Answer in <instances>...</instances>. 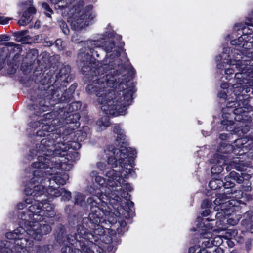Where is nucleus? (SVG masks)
<instances>
[{
  "mask_svg": "<svg viewBox=\"0 0 253 253\" xmlns=\"http://www.w3.org/2000/svg\"><path fill=\"white\" fill-rule=\"evenodd\" d=\"M69 5H60L58 4L56 6L55 8L57 9H60L62 10H65V12H67L68 13V10H67V9L69 8Z\"/></svg>",
  "mask_w": 253,
  "mask_h": 253,
  "instance_id": "nucleus-42",
  "label": "nucleus"
},
{
  "mask_svg": "<svg viewBox=\"0 0 253 253\" xmlns=\"http://www.w3.org/2000/svg\"><path fill=\"white\" fill-rule=\"evenodd\" d=\"M36 12L34 7H30L27 10L23 12L22 17L18 21V24L19 26H26L32 20V15Z\"/></svg>",
  "mask_w": 253,
  "mask_h": 253,
  "instance_id": "nucleus-19",
  "label": "nucleus"
},
{
  "mask_svg": "<svg viewBox=\"0 0 253 253\" xmlns=\"http://www.w3.org/2000/svg\"><path fill=\"white\" fill-rule=\"evenodd\" d=\"M227 243H228V246H230V247H232L233 246L234 243L232 241H227Z\"/></svg>",
  "mask_w": 253,
  "mask_h": 253,
  "instance_id": "nucleus-58",
  "label": "nucleus"
},
{
  "mask_svg": "<svg viewBox=\"0 0 253 253\" xmlns=\"http://www.w3.org/2000/svg\"><path fill=\"white\" fill-rule=\"evenodd\" d=\"M10 37L9 35L6 34L0 35V42L8 41L10 40Z\"/></svg>",
  "mask_w": 253,
  "mask_h": 253,
  "instance_id": "nucleus-41",
  "label": "nucleus"
},
{
  "mask_svg": "<svg viewBox=\"0 0 253 253\" xmlns=\"http://www.w3.org/2000/svg\"><path fill=\"white\" fill-rule=\"evenodd\" d=\"M97 167L101 170H103L105 169V165L102 162H98L96 164Z\"/></svg>",
  "mask_w": 253,
  "mask_h": 253,
  "instance_id": "nucleus-45",
  "label": "nucleus"
},
{
  "mask_svg": "<svg viewBox=\"0 0 253 253\" xmlns=\"http://www.w3.org/2000/svg\"><path fill=\"white\" fill-rule=\"evenodd\" d=\"M211 201L208 200V199H205L203 201L201 207L202 209H210L211 206Z\"/></svg>",
  "mask_w": 253,
  "mask_h": 253,
  "instance_id": "nucleus-36",
  "label": "nucleus"
},
{
  "mask_svg": "<svg viewBox=\"0 0 253 253\" xmlns=\"http://www.w3.org/2000/svg\"><path fill=\"white\" fill-rule=\"evenodd\" d=\"M60 26L61 28L62 29L63 32L65 35H68L69 33V30L68 28L67 25L66 23L61 22Z\"/></svg>",
  "mask_w": 253,
  "mask_h": 253,
  "instance_id": "nucleus-37",
  "label": "nucleus"
},
{
  "mask_svg": "<svg viewBox=\"0 0 253 253\" xmlns=\"http://www.w3.org/2000/svg\"><path fill=\"white\" fill-rule=\"evenodd\" d=\"M221 124L223 126H226V130L228 131H230L232 133H237L241 134L239 133V131L241 130L242 133H245L248 130L246 129L245 130H243L242 128L240 127L235 128L234 123L232 121L228 120L226 119H224L221 122Z\"/></svg>",
  "mask_w": 253,
  "mask_h": 253,
  "instance_id": "nucleus-20",
  "label": "nucleus"
},
{
  "mask_svg": "<svg viewBox=\"0 0 253 253\" xmlns=\"http://www.w3.org/2000/svg\"><path fill=\"white\" fill-rule=\"evenodd\" d=\"M50 183L47 185L48 188L46 189V194L50 195L51 196L55 197L61 196V195H62V191H64V188H55L52 186H50Z\"/></svg>",
  "mask_w": 253,
  "mask_h": 253,
  "instance_id": "nucleus-22",
  "label": "nucleus"
},
{
  "mask_svg": "<svg viewBox=\"0 0 253 253\" xmlns=\"http://www.w3.org/2000/svg\"><path fill=\"white\" fill-rule=\"evenodd\" d=\"M41 120H40L38 122L30 123V126L32 127H36L38 125L43 124L42 128L38 130L36 132L37 135L38 136H46L48 137V135L51 133H58L57 130L53 131V126H51L47 123L44 124L43 122H41Z\"/></svg>",
  "mask_w": 253,
  "mask_h": 253,
  "instance_id": "nucleus-16",
  "label": "nucleus"
},
{
  "mask_svg": "<svg viewBox=\"0 0 253 253\" xmlns=\"http://www.w3.org/2000/svg\"><path fill=\"white\" fill-rule=\"evenodd\" d=\"M101 39L87 42L91 54H86V62L81 69L83 74L91 76L86 90L95 94L101 110L106 115H123L131 103L135 91L134 85L132 83L121 82L119 87L122 90L112 89L117 84L115 76L113 75L116 65L123 68L119 58L123 48L115 46L113 42L102 41L105 40L104 36Z\"/></svg>",
  "mask_w": 253,
  "mask_h": 253,
  "instance_id": "nucleus-1",
  "label": "nucleus"
},
{
  "mask_svg": "<svg viewBox=\"0 0 253 253\" xmlns=\"http://www.w3.org/2000/svg\"><path fill=\"white\" fill-rule=\"evenodd\" d=\"M223 170V168L222 166L214 165L211 169V172L213 174H219L222 172Z\"/></svg>",
  "mask_w": 253,
  "mask_h": 253,
  "instance_id": "nucleus-31",
  "label": "nucleus"
},
{
  "mask_svg": "<svg viewBox=\"0 0 253 253\" xmlns=\"http://www.w3.org/2000/svg\"><path fill=\"white\" fill-rule=\"evenodd\" d=\"M52 3L56 5L61 1V0H49Z\"/></svg>",
  "mask_w": 253,
  "mask_h": 253,
  "instance_id": "nucleus-55",
  "label": "nucleus"
},
{
  "mask_svg": "<svg viewBox=\"0 0 253 253\" xmlns=\"http://www.w3.org/2000/svg\"><path fill=\"white\" fill-rule=\"evenodd\" d=\"M85 196L81 193H75L74 196L75 205L83 206L85 203Z\"/></svg>",
  "mask_w": 253,
  "mask_h": 253,
  "instance_id": "nucleus-24",
  "label": "nucleus"
},
{
  "mask_svg": "<svg viewBox=\"0 0 253 253\" xmlns=\"http://www.w3.org/2000/svg\"><path fill=\"white\" fill-rule=\"evenodd\" d=\"M238 219H233L232 218H230L227 219V221L228 223L232 226H234L238 223Z\"/></svg>",
  "mask_w": 253,
  "mask_h": 253,
  "instance_id": "nucleus-43",
  "label": "nucleus"
},
{
  "mask_svg": "<svg viewBox=\"0 0 253 253\" xmlns=\"http://www.w3.org/2000/svg\"><path fill=\"white\" fill-rule=\"evenodd\" d=\"M70 72V68L68 66H64L61 68L60 72L54 77L50 78L49 76L45 77L47 80V84H52L54 87L61 85L62 83L67 82L69 74Z\"/></svg>",
  "mask_w": 253,
  "mask_h": 253,
  "instance_id": "nucleus-9",
  "label": "nucleus"
},
{
  "mask_svg": "<svg viewBox=\"0 0 253 253\" xmlns=\"http://www.w3.org/2000/svg\"><path fill=\"white\" fill-rule=\"evenodd\" d=\"M33 203V201H32V199L30 198L27 197L25 199V201L24 202L18 204L17 207L18 209H22L26 206V204H30Z\"/></svg>",
  "mask_w": 253,
  "mask_h": 253,
  "instance_id": "nucleus-32",
  "label": "nucleus"
},
{
  "mask_svg": "<svg viewBox=\"0 0 253 253\" xmlns=\"http://www.w3.org/2000/svg\"><path fill=\"white\" fill-rule=\"evenodd\" d=\"M72 116L73 118L75 119V122H76L77 120H79L80 119V116L78 113H74L72 115Z\"/></svg>",
  "mask_w": 253,
  "mask_h": 253,
  "instance_id": "nucleus-52",
  "label": "nucleus"
},
{
  "mask_svg": "<svg viewBox=\"0 0 253 253\" xmlns=\"http://www.w3.org/2000/svg\"><path fill=\"white\" fill-rule=\"evenodd\" d=\"M219 138L221 140H225L227 139V135L225 133H222L219 135Z\"/></svg>",
  "mask_w": 253,
  "mask_h": 253,
  "instance_id": "nucleus-48",
  "label": "nucleus"
},
{
  "mask_svg": "<svg viewBox=\"0 0 253 253\" xmlns=\"http://www.w3.org/2000/svg\"><path fill=\"white\" fill-rule=\"evenodd\" d=\"M28 32V30H23V31L14 32L13 34V35L14 37L16 38V40L17 42H19L21 41V38L23 36L26 35Z\"/></svg>",
  "mask_w": 253,
  "mask_h": 253,
  "instance_id": "nucleus-30",
  "label": "nucleus"
},
{
  "mask_svg": "<svg viewBox=\"0 0 253 253\" xmlns=\"http://www.w3.org/2000/svg\"><path fill=\"white\" fill-rule=\"evenodd\" d=\"M97 125L100 127H103L101 129L106 128L110 126V122L109 117L107 116H105L101 118L97 121Z\"/></svg>",
  "mask_w": 253,
  "mask_h": 253,
  "instance_id": "nucleus-27",
  "label": "nucleus"
},
{
  "mask_svg": "<svg viewBox=\"0 0 253 253\" xmlns=\"http://www.w3.org/2000/svg\"><path fill=\"white\" fill-rule=\"evenodd\" d=\"M94 17V15L89 12L82 13L80 18L72 21L71 27L75 31L80 30L85 26H87Z\"/></svg>",
  "mask_w": 253,
  "mask_h": 253,
  "instance_id": "nucleus-12",
  "label": "nucleus"
},
{
  "mask_svg": "<svg viewBox=\"0 0 253 253\" xmlns=\"http://www.w3.org/2000/svg\"><path fill=\"white\" fill-rule=\"evenodd\" d=\"M37 168L38 169L33 171V177L31 180V182L33 184H35L36 183H40V184L35 185L32 188L27 187L25 190L27 196H29V198L32 200L33 199L35 201H39L38 199L39 197L46 195V187L51 182V178L44 176V172L46 169L43 168Z\"/></svg>",
  "mask_w": 253,
  "mask_h": 253,
  "instance_id": "nucleus-6",
  "label": "nucleus"
},
{
  "mask_svg": "<svg viewBox=\"0 0 253 253\" xmlns=\"http://www.w3.org/2000/svg\"><path fill=\"white\" fill-rule=\"evenodd\" d=\"M40 203L42 208V217L44 216L47 217H52L55 215V212L52 210V206L50 204L43 200H42Z\"/></svg>",
  "mask_w": 253,
  "mask_h": 253,
  "instance_id": "nucleus-21",
  "label": "nucleus"
},
{
  "mask_svg": "<svg viewBox=\"0 0 253 253\" xmlns=\"http://www.w3.org/2000/svg\"><path fill=\"white\" fill-rule=\"evenodd\" d=\"M221 58H222V57H221V56H220V55H219V56H217V57H216V59H217V60H221Z\"/></svg>",
  "mask_w": 253,
  "mask_h": 253,
  "instance_id": "nucleus-61",
  "label": "nucleus"
},
{
  "mask_svg": "<svg viewBox=\"0 0 253 253\" xmlns=\"http://www.w3.org/2000/svg\"><path fill=\"white\" fill-rule=\"evenodd\" d=\"M230 166L238 171H243L246 170L245 163L239 159H236L232 162L230 164Z\"/></svg>",
  "mask_w": 253,
  "mask_h": 253,
  "instance_id": "nucleus-23",
  "label": "nucleus"
},
{
  "mask_svg": "<svg viewBox=\"0 0 253 253\" xmlns=\"http://www.w3.org/2000/svg\"><path fill=\"white\" fill-rule=\"evenodd\" d=\"M231 44H234V42H235V41H231Z\"/></svg>",
  "mask_w": 253,
  "mask_h": 253,
  "instance_id": "nucleus-64",
  "label": "nucleus"
},
{
  "mask_svg": "<svg viewBox=\"0 0 253 253\" xmlns=\"http://www.w3.org/2000/svg\"><path fill=\"white\" fill-rule=\"evenodd\" d=\"M107 150L112 153L113 156L108 157L107 163L111 165L112 168H116L118 167V171L117 170L111 169L107 171L106 176L108 177L107 185L112 188V190L106 191L107 195L99 191L94 192L90 190V193L95 195L100 202H102L101 208L100 203L97 200L93 197L90 198H93L97 203L98 207L101 211H104L105 209L109 211L108 214H102L100 219L103 218V216H107L110 214V211L108 206L107 205V201L111 203V200H114L117 203L121 201L122 198L126 200L130 198V195L124 191L126 190L130 192L132 188L130 185L126 182L125 180L121 176L123 174L126 176L127 174H131L132 171V168L133 165L134 158L133 155L136 154V151L131 148H126L124 146H121L119 149L115 148L114 146H109Z\"/></svg>",
  "mask_w": 253,
  "mask_h": 253,
  "instance_id": "nucleus-3",
  "label": "nucleus"
},
{
  "mask_svg": "<svg viewBox=\"0 0 253 253\" xmlns=\"http://www.w3.org/2000/svg\"><path fill=\"white\" fill-rule=\"evenodd\" d=\"M94 17V15L89 12L82 13L80 18L72 21L71 27L75 31L80 30L85 26H87Z\"/></svg>",
  "mask_w": 253,
  "mask_h": 253,
  "instance_id": "nucleus-11",
  "label": "nucleus"
},
{
  "mask_svg": "<svg viewBox=\"0 0 253 253\" xmlns=\"http://www.w3.org/2000/svg\"><path fill=\"white\" fill-rule=\"evenodd\" d=\"M86 203L90 206V212L88 217L83 219L82 225H77L69 235L66 234L63 228L56 233V238L59 243L67 242L74 248V251L72 247L65 246L62 248L61 253H95L93 250H101L94 242L105 233L104 222L100 221V217L102 214H108L109 211H101L93 198H88Z\"/></svg>",
  "mask_w": 253,
  "mask_h": 253,
  "instance_id": "nucleus-2",
  "label": "nucleus"
},
{
  "mask_svg": "<svg viewBox=\"0 0 253 253\" xmlns=\"http://www.w3.org/2000/svg\"><path fill=\"white\" fill-rule=\"evenodd\" d=\"M253 147V141L248 140L246 138L236 139L233 146L223 143L218 148L219 151L223 153H229L231 151L235 155H242L246 153Z\"/></svg>",
  "mask_w": 253,
  "mask_h": 253,
  "instance_id": "nucleus-8",
  "label": "nucleus"
},
{
  "mask_svg": "<svg viewBox=\"0 0 253 253\" xmlns=\"http://www.w3.org/2000/svg\"><path fill=\"white\" fill-rule=\"evenodd\" d=\"M189 253H207V251L204 249H199V248L197 246H193L189 248Z\"/></svg>",
  "mask_w": 253,
  "mask_h": 253,
  "instance_id": "nucleus-33",
  "label": "nucleus"
},
{
  "mask_svg": "<svg viewBox=\"0 0 253 253\" xmlns=\"http://www.w3.org/2000/svg\"><path fill=\"white\" fill-rule=\"evenodd\" d=\"M42 8L44 10L45 15L47 17L51 18V14L53 13V11L49 6L47 3H43L42 4Z\"/></svg>",
  "mask_w": 253,
  "mask_h": 253,
  "instance_id": "nucleus-29",
  "label": "nucleus"
},
{
  "mask_svg": "<svg viewBox=\"0 0 253 253\" xmlns=\"http://www.w3.org/2000/svg\"><path fill=\"white\" fill-rule=\"evenodd\" d=\"M11 19L10 18L0 15V24L5 25Z\"/></svg>",
  "mask_w": 253,
  "mask_h": 253,
  "instance_id": "nucleus-38",
  "label": "nucleus"
},
{
  "mask_svg": "<svg viewBox=\"0 0 253 253\" xmlns=\"http://www.w3.org/2000/svg\"><path fill=\"white\" fill-rule=\"evenodd\" d=\"M223 185V182L219 179H213L209 183V187L212 190H216L221 188Z\"/></svg>",
  "mask_w": 253,
  "mask_h": 253,
  "instance_id": "nucleus-25",
  "label": "nucleus"
},
{
  "mask_svg": "<svg viewBox=\"0 0 253 253\" xmlns=\"http://www.w3.org/2000/svg\"><path fill=\"white\" fill-rule=\"evenodd\" d=\"M236 192H232L231 188L224 187V192L219 194L217 196V198L214 201L215 206L214 210L215 211H221L216 214V217L217 218H223L226 215L230 214V210L231 208L236 206L238 203L237 200L233 199L232 198H239L236 194Z\"/></svg>",
  "mask_w": 253,
  "mask_h": 253,
  "instance_id": "nucleus-5",
  "label": "nucleus"
},
{
  "mask_svg": "<svg viewBox=\"0 0 253 253\" xmlns=\"http://www.w3.org/2000/svg\"><path fill=\"white\" fill-rule=\"evenodd\" d=\"M242 226L245 229L250 233H253V224L248 220H242Z\"/></svg>",
  "mask_w": 253,
  "mask_h": 253,
  "instance_id": "nucleus-28",
  "label": "nucleus"
},
{
  "mask_svg": "<svg viewBox=\"0 0 253 253\" xmlns=\"http://www.w3.org/2000/svg\"><path fill=\"white\" fill-rule=\"evenodd\" d=\"M224 179L225 181L223 182V187L233 188L234 186V181H236L239 184L242 183L244 181V177L235 171H231L228 175L225 177Z\"/></svg>",
  "mask_w": 253,
  "mask_h": 253,
  "instance_id": "nucleus-17",
  "label": "nucleus"
},
{
  "mask_svg": "<svg viewBox=\"0 0 253 253\" xmlns=\"http://www.w3.org/2000/svg\"><path fill=\"white\" fill-rule=\"evenodd\" d=\"M72 155H74V156L75 157V158L74 159H71V160L75 161V160H78L79 159V154H78V152H77L76 151H74L72 153Z\"/></svg>",
  "mask_w": 253,
  "mask_h": 253,
  "instance_id": "nucleus-50",
  "label": "nucleus"
},
{
  "mask_svg": "<svg viewBox=\"0 0 253 253\" xmlns=\"http://www.w3.org/2000/svg\"><path fill=\"white\" fill-rule=\"evenodd\" d=\"M84 54L80 53L78 56L79 58H82Z\"/></svg>",
  "mask_w": 253,
  "mask_h": 253,
  "instance_id": "nucleus-60",
  "label": "nucleus"
},
{
  "mask_svg": "<svg viewBox=\"0 0 253 253\" xmlns=\"http://www.w3.org/2000/svg\"><path fill=\"white\" fill-rule=\"evenodd\" d=\"M97 172L96 171H92L91 173H90V176L92 177H96V176H97Z\"/></svg>",
  "mask_w": 253,
  "mask_h": 253,
  "instance_id": "nucleus-54",
  "label": "nucleus"
},
{
  "mask_svg": "<svg viewBox=\"0 0 253 253\" xmlns=\"http://www.w3.org/2000/svg\"><path fill=\"white\" fill-rule=\"evenodd\" d=\"M78 105H79L80 106V107H81V106L80 102H74L71 104L70 106L73 108L76 107V109H78V108H77Z\"/></svg>",
  "mask_w": 253,
  "mask_h": 253,
  "instance_id": "nucleus-51",
  "label": "nucleus"
},
{
  "mask_svg": "<svg viewBox=\"0 0 253 253\" xmlns=\"http://www.w3.org/2000/svg\"><path fill=\"white\" fill-rule=\"evenodd\" d=\"M64 137H61L58 133H51L47 138L42 139L36 149L30 151L31 155L38 156L37 161L32 163L33 168H41L46 169L45 173L50 172L53 169L61 168L65 170H69L72 168L71 164H66L57 159L56 156H65L68 150H77L81 147L80 144L77 141H68Z\"/></svg>",
  "mask_w": 253,
  "mask_h": 253,
  "instance_id": "nucleus-4",
  "label": "nucleus"
},
{
  "mask_svg": "<svg viewBox=\"0 0 253 253\" xmlns=\"http://www.w3.org/2000/svg\"><path fill=\"white\" fill-rule=\"evenodd\" d=\"M221 87L223 89H225L228 87V84L223 83L221 84Z\"/></svg>",
  "mask_w": 253,
  "mask_h": 253,
  "instance_id": "nucleus-56",
  "label": "nucleus"
},
{
  "mask_svg": "<svg viewBox=\"0 0 253 253\" xmlns=\"http://www.w3.org/2000/svg\"><path fill=\"white\" fill-rule=\"evenodd\" d=\"M55 44L58 47V49L62 50L63 49V46L62 45V41L61 39H57L55 41Z\"/></svg>",
  "mask_w": 253,
  "mask_h": 253,
  "instance_id": "nucleus-39",
  "label": "nucleus"
},
{
  "mask_svg": "<svg viewBox=\"0 0 253 253\" xmlns=\"http://www.w3.org/2000/svg\"><path fill=\"white\" fill-rule=\"evenodd\" d=\"M244 217L245 219L243 220H248L249 222H252V224H253V211H248L244 214Z\"/></svg>",
  "mask_w": 253,
  "mask_h": 253,
  "instance_id": "nucleus-35",
  "label": "nucleus"
},
{
  "mask_svg": "<svg viewBox=\"0 0 253 253\" xmlns=\"http://www.w3.org/2000/svg\"><path fill=\"white\" fill-rule=\"evenodd\" d=\"M59 169H62L61 168L58 169H53L51 170L50 171V172L52 173V174H48L44 172V176L45 177V176L53 175V176L52 177V179L57 184L62 185L65 184L66 183L67 181L69 179V175L67 173L63 171H60L57 172L55 173H53L55 170Z\"/></svg>",
  "mask_w": 253,
  "mask_h": 253,
  "instance_id": "nucleus-18",
  "label": "nucleus"
},
{
  "mask_svg": "<svg viewBox=\"0 0 253 253\" xmlns=\"http://www.w3.org/2000/svg\"><path fill=\"white\" fill-rule=\"evenodd\" d=\"M235 61V64L232 63V61H230V65H228V63L224 62L218 64L217 67L220 69L224 68L225 74L231 75L234 72L233 67L235 65L236 67L238 69V71L241 72L235 74V80H236V84H234L233 86L234 88H238V84L241 85L243 84L247 83V79L245 78V76L246 70H249V69L246 66L245 64H243L242 61H240V59H236Z\"/></svg>",
  "mask_w": 253,
  "mask_h": 253,
  "instance_id": "nucleus-7",
  "label": "nucleus"
},
{
  "mask_svg": "<svg viewBox=\"0 0 253 253\" xmlns=\"http://www.w3.org/2000/svg\"><path fill=\"white\" fill-rule=\"evenodd\" d=\"M94 17V15L89 12L82 13L80 18L72 21L71 27L75 31L80 30L85 26H87Z\"/></svg>",
  "mask_w": 253,
  "mask_h": 253,
  "instance_id": "nucleus-13",
  "label": "nucleus"
},
{
  "mask_svg": "<svg viewBox=\"0 0 253 253\" xmlns=\"http://www.w3.org/2000/svg\"><path fill=\"white\" fill-rule=\"evenodd\" d=\"M201 239L203 248H210L212 246L217 247L222 243L220 237L216 236L212 237V234L211 232H205L201 237Z\"/></svg>",
  "mask_w": 253,
  "mask_h": 253,
  "instance_id": "nucleus-15",
  "label": "nucleus"
},
{
  "mask_svg": "<svg viewBox=\"0 0 253 253\" xmlns=\"http://www.w3.org/2000/svg\"><path fill=\"white\" fill-rule=\"evenodd\" d=\"M204 210L202 211L201 214L203 216H207L211 213V211L210 209H204Z\"/></svg>",
  "mask_w": 253,
  "mask_h": 253,
  "instance_id": "nucleus-44",
  "label": "nucleus"
},
{
  "mask_svg": "<svg viewBox=\"0 0 253 253\" xmlns=\"http://www.w3.org/2000/svg\"><path fill=\"white\" fill-rule=\"evenodd\" d=\"M0 45H4L6 46H10V47L18 46L17 44H16V43H15L13 42H6L4 43H0Z\"/></svg>",
  "mask_w": 253,
  "mask_h": 253,
  "instance_id": "nucleus-46",
  "label": "nucleus"
},
{
  "mask_svg": "<svg viewBox=\"0 0 253 253\" xmlns=\"http://www.w3.org/2000/svg\"><path fill=\"white\" fill-rule=\"evenodd\" d=\"M214 253H223V250L219 247H216L213 251Z\"/></svg>",
  "mask_w": 253,
  "mask_h": 253,
  "instance_id": "nucleus-47",
  "label": "nucleus"
},
{
  "mask_svg": "<svg viewBox=\"0 0 253 253\" xmlns=\"http://www.w3.org/2000/svg\"><path fill=\"white\" fill-rule=\"evenodd\" d=\"M95 180L99 185H102L105 183V179L101 176H96Z\"/></svg>",
  "mask_w": 253,
  "mask_h": 253,
  "instance_id": "nucleus-40",
  "label": "nucleus"
},
{
  "mask_svg": "<svg viewBox=\"0 0 253 253\" xmlns=\"http://www.w3.org/2000/svg\"><path fill=\"white\" fill-rule=\"evenodd\" d=\"M113 131L115 133L117 134L118 139L121 140H125L126 136L124 134V131L121 128L119 125L116 124L113 128Z\"/></svg>",
  "mask_w": 253,
  "mask_h": 253,
  "instance_id": "nucleus-26",
  "label": "nucleus"
},
{
  "mask_svg": "<svg viewBox=\"0 0 253 253\" xmlns=\"http://www.w3.org/2000/svg\"><path fill=\"white\" fill-rule=\"evenodd\" d=\"M129 199L127 200H128V201L127 202V204L129 208L133 207L134 206V203L131 201H129Z\"/></svg>",
  "mask_w": 253,
  "mask_h": 253,
  "instance_id": "nucleus-53",
  "label": "nucleus"
},
{
  "mask_svg": "<svg viewBox=\"0 0 253 253\" xmlns=\"http://www.w3.org/2000/svg\"><path fill=\"white\" fill-rule=\"evenodd\" d=\"M237 233V232L236 230H233V231H232V234L231 236H232L233 237H234V236L235 235H236Z\"/></svg>",
  "mask_w": 253,
  "mask_h": 253,
  "instance_id": "nucleus-59",
  "label": "nucleus"
},
{
  "mask_svg": "<svg viewBox=\"0 0 253 253\" xmlns=\"http://www.w3.org/2000/svg\"><path fill=\"white\" fill-rule=\"evenodd\" d=\"M244 190L249 191L251 190V187L250 186H246L245 188H243Z\"/></svg>",
  "mask_w": 253,
  "mask_h": 253,
  "instance_id": "nucleus-57",
  "label": "nucleus"
},
{
  "mask_svg": "<svg viewBox=\"0 0 253 253\" xmlns=\"http://www.w3.org/2000/svg\"><path fill=\"white\" fill-rule=\"evenodd\" d=\"M32 52H33V53H32V54H33V55H34V54H37V50H33Z\"/></svg>",
  "mask_w": 253,
  "mask_h": 253,
  "instance_id": "nucleus-62",
  "label": "nucleus"
},
{
  "mask_svg": "<svg viewBox=\"0 0 253 253\" xmlns=\"http://www.w3.org/2000/svg\"><path fill=\"white\" fill-rule=\"evenodd\" d=\"M226 169L227 171H229L230 170L229 169V166L226 167Z\"/></svg>",
  "mask_w": 253,
  "mask_h": 253,
  "instance_id": "nucleus-63",
  "label": "nucleus"
},
{
  "mask_svg": "<svg viewBox=\"0 0 253 253\" xmlns=\"http://www.w3.org/2000/svg\"><path fill=\"white\" fill-rule=\"evenodd\" d=\"M218 97L222 98H225L226 97V94L224 91H221L218 94Z\"/></svg>",
  "mask_w": 253,
  "mask_h": 253,
  "instance_id": "nucleus-49",
  "label": "nucleus"
},
{
  "mask_svg": "<svg viewBox=\"0 0 253 253\" xmlns=\"http://www.w3.org/2000/svg\"><path fill=\"white\" fill-rule=\"evenodd\" d=\"M251 107L248 105V102L246 100L239 102L230 101L227 103L226 108H223L222 111L223 113H225L226 109H229V111L233 113L234 114L241 115L249 111Z\"/></svg>",
  "mask_w": 253,
  "mask_h": 253,
  "instance_id": "nucleus-10",
  "label": "nucleus"
},
{
  "mask_svg": "<svg viewBox=\"0 0 253 253\" xmlns=\"http://www.w3.org/2000/svg\"><path fill=\"white\" fill-rule=\"evenodd\" d=\"M94 17V15L89 12L82 13L80 18L72 21L71 27L75 31L80 30L85 26H87Z\"/></svg>",
  "mask_w": 253,
  "mask_h": 253,
  "instance_id": "nucleus-14",
  "label": "nucleus"
},
{
  "mask_svg": "<svg viewBox=\"0 0 253 253\" xmlns=\"http://www.w3.org/2000/svg\"><path fill=\"white\" fill-rule=\"evenodd\" d=\"M61 199L64 201H69L71 197V193L69 191H66L64 188V191H62L61 195Z\"/></svg>",
  "mask_w": 253,
  "mask_h": 253,
  "instance_id": "nucleus-34",
  "label": "nucleus"
}]
</instances>
